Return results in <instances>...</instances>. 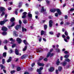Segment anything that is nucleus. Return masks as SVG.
Wrapping results in <instances>:
<instances>
[{"label":"nucleus","instance_id":"obj_28","mask_svg":"<svg viewBox=\"0 0 74 74\" xmlns=\"http://www.w3.org/2000/svg\"><path fill=\"white\" fill-rule=\"evenodd\" d=\"M26 29L24 28V27H22V31L23 32H26Z\"/></svg>","mask_w":74,"mask_h":74},{"label":"nucleus","instance_id":"obj_9","mask_svg":"<svg viewBox=\"0 0 74 74\" xmlns=\"http://www.w3.org/2000/svg\"><path fill=\"white\" fill-rule=\"evenodd\" d=\"M0 11L2 12H3L5 11V8L3 7H0Z\"/></svg>","mask_w":74,"mask_h":74},{"label":"nucleus","instance_id":"obj_63","mask_svg":"<svg viewBox=\"0 0 74 74\" xmlns=\"http://www.w3.org/2000/svg\"><path fill=\"white\" fill-rule=\"evenodd\" d=\"M8 9L9 10H11V8L10 7L8 8Z\"/></svg>","mask_w":74,"mask_h":74},{"label":"nucleus","instance_id":"obj_4","mask_svg":"<svg viewBox=\"0 0 74 74\" xmlns=\"http://www.w3.org/2000/svg\"><path fill=\"white\" fill-rule=\"evenodd\" d=\"M1 30L2 31H4V32L7 30V28L5 27H2Z\"/></svg>","mask_w":74,"mask_h":74},{"label":"nucleus","instance_id":"obj_62","mask_svg":"<svg viewBox=\"0 0 74 74\" xmlns=\"http://www.w3.org/2000/svg\"><path fill=\"white\" fill-rule=\"evenodd\" d=\"M4 48L5 49H7V47H6V46H5Z\"/></svg>","mask_w":74,"mask_h":74},{"label":"nucleus","instance_id":"obj_32","mask_svg":"<svg viewBox=\"0 0 74 74\" xmlns=\"http://www.w3.org/2000/svg\"><path fill=\"white\" fill-rule=\"evenodd\" d=\"M44 34V31L43 30H42L41 31V36L43 35V34Z\"/></svg>","mask_w":74,"mask_h":74},{"label":"nucleus","instance_id":"obj_15","mask_svg":"<svg viewBox=\"0 0 74 74\" xmlns=\"http://www.w3.org/2000/svg\"><path fill=\"white\" fill-rule=\"evenodd\" d=\"M11 59H12V58H11V57H10L9 59L7 60V62H8V63H9V62H10L11 61Z\"/></svg>","mask_w":74,"mask_h":74},{"label":"nucleus","instance_id":"obj_3","mask_svg":"<svg viewBox=\"0 0 74 74\" xmlns=\"http://www.w3.org/2000/svg\"><path fill=\"white\" fill-rule=\"evenodd\" d=\"M53 23L52 21L51 20H50L49 22V26L50 27H51L52 26Z\"/></svg>","mask_w":74,"mask_h":74},{"label":"nucleus","instance_id":"obj_30","mask_svg":"<svg viewBox=\"0 0 74 74\" xmlns=\"http://www.w3.org/2000/svg\"><path fill=\"white\" fill-rule=\"evenodd\" d=\"M21 69L20 67H17V70L18 71H19L20 70H21Z\"/></svg>","mask_w":74,"mask_h":74},{"label":"nucleus","instance_id":"obj_37","mask_svg":"<svg viewBox=\"0 0 74 74\" xmlns=\"http://www.w3.org/2000/svg\"><path fill=\"white\" fill-rule=\"evenodd\" d=\"M15 72V71L13 70V71H11L10 72V73H11V74H14V73Z\"/></svg>","mask_w":74,"mask_h":74},{"label":"nucleus","instance_id":"obj_18","mask_svg":"<svg viewBox=\"0 0 74 74\" xmlns=\"http://www.w3.org/2000/svg\"><path fill=\"white\" fill-rule=\"evenodd\" d=\"M15 53L16 55H19V53H18V50L17 49H16L15 50Z\"/></svg>","mask_w":74,"mask_h":74},{"label":"nucleus","instance_id":"obj_29","mask_svg":"<svg viewBox=\"0 0 74 74\" xmlns=\"http://www.w3.org/2000/svg\"><path fill=\"white\" fill-rule=\"evenodd\" d=\"M18 10V9H16L15 11V14L16 15H18V12H17Z\"/></svg>","mask_w":74,"mask_h":74},{"label":"nucleus","instance_id":"obj_26","mask_svg":"<svg viewBox=\"0 0 74 74\" xmlns=\"http://www.w3.org/2000/svg\"><path fill=\"white\" fill-rule=\"evenodd\" d=\"M6 53H4L3 54V56L4 58H5L6 57Z\"/></svg>","mask_w":74,"mask_h":74},{"label":"nucleus","instance_id":"obj_25","mask_svg":"<svg viewBox=\"0 0 74 74\" xmlns=\"http://www.w3.org/2000/svg\"><path fill=\"white\" fill-rule=\"evenodd\" d=\"M27 49V46H26L25 47L24 49H23V51H26V49Z\"/></svg>","mask_w":74,"mask_h":74},{"label":"nucleus","instance_id":"obj_36","mask_svg":"<svg viewBox=\"0 0 74 74\" xmlns=\"http://www.w3.org/2000/svg\"><path fill=\"white\" fill-rule=\"evenodd\" d=\"M24 23H27V21L26 20H24L23 21Z\"/></svg>","mask_w":74,"mask_h":74},{"label":"nucleus","instance_id":"obj_39","mask_svg":"<svg viewBox=\"0 0 74 74\" xmlns=\"http://www.w3.org/2000/svg\"><path fill=\"white\" fill-rule=\"evenodd\" d=\"M41 40H42V38L41 37H40L38 39V40H39V41L40 42H41Z\"/></svg>","mask_w":74,"mask_h":74},{"label":"nucleus","instance_id":"obj_40","mask_svg":"<svg viewBox=\"0 0 74 74\" xmlns=\"http://www.w3.org/2000/svg\"><path fill=\"white\" fill-rule=\"evenodd\" d=\"M15 46H16V44H13L12 46V48H14V47H15Z\"/></svg>","mask_w":74,"mask_h":74},{"label":"nucleus","instance_id":"obj_1","mask_svg":"<svg viewBox=\"0 0 74 74\" xmlns=\"http://www.w3.org/2000/svg\"><path fill=\"white\" fill-rule=\"evenodd\" d=\"M54 54L53 53H47V58H48L49 56L50 57H52V56H53Z\"/></svg>","mask_w":74,"mask_h":74},{"label":"nucleus","instance_id":"obj_47","mask_svg":"<svg viewBox=\"0 0 74 74\" xmlns=\"http://www.w3.org/2000/svg\"><path fill=\"white\" fill-rule=\"evenodd\" d=\"M60 33H58V34H57V37H59V36H60Z\"/></svg>","mask_w":74,"mask_h":74},{"label":"nucleus","instance_id":"obj_22","mask_svg":"<svg viewBox=\"0 0 74 74\" xmlns=\"http://www.w3.org/2000/svg\"><path fill=\"white\" fill-rule=\"evenodd\" d=\"M0 67H1V69H4L5 67V66H4L3 65H0Z\"/></svg>","mask_w":74,"mask_h":74},{"label":"nucleus","instance_id":"obj_44","mask_svg":"<svg viewBox=\"0 0 74 74\" xmlns=\"http://www.w3.org/2000/svg\"><path fill=\"white\" fill-rule=\"evenodd\" d=\"M5 14V13H4V12H3L1 14V16H3V15H4Z\"/></svg>","mask_w":74,"mask_h":74},{"label":"nucleus","instance_id":"obj_61","mask_svg":"<svg viewBox=\"0 0 74 74\" xmlns=\"http://www.w3.org/2000/svg\"><path fill=\"white\" fill-rule=\"evenodd\" d=\"M66 36H65V35H62V37L63 38H66Z\"/></svg>","mask_w":74,"mask_h":74},{"label":"nucleus","instance_id":"obj_52","mask_svg":"<svg viewBox=\"0 0 74 74\" xmlns=\"http://www.w3.org/2000/svg\"><path fill=\"white\" fill-rule=\"evenodd\" d=\"M8 42V41L7 40H4V43H7V42Z\"/></svg>","mask_w":74,"mask_h":74},{"label":"nucleus","instance_id":"obj_51","mask_svg":"<svg viewBox=\"0 0 74 74\" xmlns=\"http://www.w3.org/2000/svg\"><path fill=\"white\" fill-rule=\"evenodd\" d=\"M19 24H20V25H21V24H22V21H21V20H19Z\"/></svg>","mask_w":74,"mask_h":74},{"label":"nucleus","instance_id":"obj_59","mask_svg":"<svg viewBox=\"0 0 74 74\" xmlns=\"http://www.w3.org/2000/svg\"><path fill=\"white\" fill-rule=\"evenodd\" d=\"M43 40L44 41L46 42V41H47V40H46V39H45V38H43Z\"/></svg>","mask_w":74,"mask_h":74},{"label":"nucleus","instance_id":"obj_43","mask_svg":"<svg viewBox=\"0 0 74 74\" xmlns=\"http://www.w3.org/2000/svg\"><path fill=\"white\" fill-rule=\"evenodd\" d=\"M22 3H19V5L18 6V7H21L22 6Z\"/></svg>","mask_w":74,"mask_h":74},{"label":"nucleus","instance_id":"obj_16","mask_svg":"<svg viewBox=\"0 0 74 74\" xmlns=\"http://www.w3.org/2000/svg\"><path fill=\"white\" fill-rule=\"evenodd\" d=\"M28 15L29 17H30V18H32V14H30V12H28Z\"/></svg>","mask_w":74,"mask_h":74},{"label":"nucleus","instance_id":"obj_6","mask_svg":"<svg viewBox=\"0 0 74 74\" xmlns=\"http://www.w3.org/2000/svg\"><path fill=\"white\" fill-rule=\"evenodd\" d=\"M8 40L9 41H12L11 42V44H14V42H15V40H13V38H9Z\"/></svg>","mask_w":74,"mask_h":74},{"label":"nucleus","instance_id":"obj_31","mask_svg":"<svg viewBox=\"0 0 74 74\" xmlns=\"http://www.w3.org/2000/svg\"><path fill=\"white\" fill-rule=\"evenodd\" d=\"M59 59L58 60L56 61V64L57 65H59V64L60 63V62L59 61Z\"/></svg>","mask_w":74,"mask_h":74},{"label":"nucleus","instance_id":"obj_34","mask_svg":"<svg viewBox=\"0 0 74 74\" xmlns=\"http://www.w3.org/2000/svg\"><path fill=\"white\" fill-rule=\"evenodd\" d=\"M14 35L15 36H18V34H16V32H14Z\"/></svg>","mask_w":74,"mask_h":74},{"label":"nucleus","instance_id":"obj_42","mask_svg":"<svg viewBox=\"0 0 74 74\" xmlns=\"http://www.w3.org/2000/svg\"><path fill=\"white\" fill-rule=\"evenodd\" d=\"M45 29H47V25H45L44 27Z\"/></svg>","mask_w":74,"mask_h":74},{"label":"nucleus","instance_id":"obj_17","mask_svg":"<svg viewBox=\"0 0 74 74\" xmlns=\"http://www.w3.org/2000/svg\"><path fill=\"white\" fill-rule=\"evenodd\" d=\"M14 25L15 23H13L11 26H8V28H9V29H10V28H11V27H13V26H14Z\"/></svg>","mask_w":74,"mask_h":74},{"label":"nucleus","instance_id":"obj_33","mask_svg":"<svg viewBox=\"0 0 74 74\" xmlns=\"http://www.w3.org/2000/svg\"><path fill=\"white\" fill-rule=\"evenodd\" d=\"M42 49H38V52H41V51H42Z\"/></svg>","mask_w":74,"mask_h":74},{"label":"nucleus","instance_id":"obj_53","mask_svg":"<svg viewBox=\"0 0 74 74\" xmlns=\"http://www.w3.org/2000/svg\"><path fill=\"white\" fill-rule=\"evenodd\" d=\"M49 33L50 34H53V32H49Z\"/></svg>","mask_w":74,"mask_h":74},{"label":"nucleus","instance_id":"obj_38","mask_svg":"<svg viewBox=\"0 0 74 74\" xmlns=\"http://www.w3.org/2000/svg\"><path fill=\"white\" fill-rule=\"evenodd\" d=\"M65 34L66 36H68V32H67V31H65Z\"/></svg>","mask_w":74,"mask_h":74},{"label":"nucleus","instance_id":"obj_23","mask_svg":"<svg viewBox=\"0 0 74 74\" xmlns=\"http://www.w3.org/2000/svg\"><path fill=\"white\" fill-rule=\"evenodd\" d=\"M65 61H66V62H69L70 61V60L69 58H67L65 59Z\"/></svg>","mask_w":74,"mask_h":74},{"label":"nucleus","instance_id":"obj_5","mask_svg":"<svg viewBox=\"0 0 74 74\" xmlns=\"http://www.w3.org/2000/svg\"><path fill=\"white\" fill-rule=\"evenodd\" d=\"M16 40L17 41H18V44H21V42H22V40H21V38H17Z\"/></svg>","mask_w":74,"mask_h":74},{"label":"nucleus","instance_id":"obj_50","mask_svg":"<svg viewBox=\"0 0 74 74\" xmlns=\"http://www.w3.org/2000/svg\"><path fill=\"white\" fill-rule=\"evenodd\" d=\"M74 11V9H71L69 11Z\"/></svg>","mask_w":74,"mask_h":74},{"label":"nucleus","instance_id":"obj_19","mask_svg":"<svg viewBox=\"0 0 74 74\" xmlns=\"http://www.w3.org/2000/svg\"><path fill=\"white\" fill-rule=\"evenodd\" d=\"M25 45H27L28 44V43L26 41V40H24L23 41Z\"/></svg>","mask_w":74,"mask_h":74},{"label":"nucleus","instance_id":"obj_54","mask_svg":"<svg viewBox=\"0 0 74 74\" xmlns=\"http://www.w3.org/2000/svg\"><path fill=\"white\" fill-rule=\"evenodd\" d=\"M46 2L47 3V4H49V1L48 0H47L46 1Z\"/></svg>","mask_w":74,"mask_h":74},{"label":"nucleus","instance_id":"obj_7","mask_svg":"<svg viewBox=\"0 0 74 74\" xmlns=\"http://www.w3.org/2000/svg\"><path fill=\"white\" fill-rule=\"evenodd\" d=\"M54 70V68L53 67H50V69H49V70L50 72H52V71H53Z\"/></svg>","mask_w":74,"mask_h":74},{"label":"nucleus","instance_id":"obj_10","mask_svg":"<svg viewBox=\"0 0 74 74\" xmlns=\"http://www.w3.org/2000/svg\"><path fill=\"white\" fill-rule=\"evenodd\" d=\"M21 27V25H17L15 27V29L16 30H18Z\"/></svg>","mask_w":74,"mask_h":74},{"label":"nucleus","instance_id":"obj_45","mask_svg":"<svg viewBox=\"0 0 74 74\" xmlns=\"http://www.w3.org/2000/svg\"><path fill=\"white\" fill-rule=\"evenodd\" d=\"M25 56H23L21 57L22 59H25Z\"/></svg>","mask_w":74,"mask_h":74},{"label":"nucleus","instance_id":"obj_48","mask_svg":"<svg viewBox=\"0 0 74 74\" xmlns=\"http://www.w3.org/2000/svg\"><path fill=\"white\" fill-rule=\"evenodd\" d=\"M56 50H57V52H60V49H56Z\"/></svg>","mask_w":74,"mask_h":74},{"label":"nucleus","instance_id":"obj_46","mask_svg":"<svg viewBox=\"0 0 74 74\" xmlns=\"http://www.w3.org/2000/svg\"><path fill=\"white\" fill-rule=\"evenodd\" d=\"M8 20L7 19H4L3 20V21L5 23V22H7Z\"/></svg>","mask_w":74,"mask_h":74},{"label":"nucleus","instance_id":"obj_58","mask_svg":"<svg viewBox=\"0 0 74 74\" xmlns=\"http://www.w3.org/2000/svg\"><path fill=\"white\" fill-rule=\"evenodd\" d=\"M47 60L48 59H47V58H45L44 59V61H47Z\"/></svg>","mask_w":74,"mask_h":74},{"label":"nucleus","instance_id":"obj_57","mask_svg":"<svg viewBox=\"0 0 74 74\" xmlns=\"http://www.w3.org/2000/svg\"><path fill=\"white\" fill-rule=\"evenodd\" d=\"M58 16V13H56L55 14V16Z\"/></svg>","mask_w":74,"mask_h":74},{"label":"nucleus","instance_id":"obj_11","mask_svg":"<svg viewBox=\"0 0 74 74\" xmlns=\"http://www.w3.org/2000/svg\"><path fill=\"white\" fill-rule=\"evenodd\" d=\"M38 66H44V64L43 63H40V62H38Z\"/></svg>","mask_w":74,"mask_h":74},{"label":"nucleus","instance_id":"obj_64","mask_svg":"<svg viewBox=\"0 0 74 74\" xmlns=\"http://www.w3.org/2000/svg\"><path fill=\"white\" fill-rule=\"evenodd\" d=\"M24 74H29V73L28 72H25V73Z\"/></svg>","mask_w":74,"mask_h":74},{"label":"nucleus","instance_id":"obj_35","mask_svg":"<svg viewBox=\"0 0 74 74\" xmlns=\"http://www.w3.org/2000/svg\"><path fill=\"white\" fill-rule=\"evenodd\" d=\"M62 67H61L60 66L59 67V68H58L59 71H61L62 70Z\"/></svg>","mask_w":74,"mask_h":74},{"label":"nucleus","instance_id":"obj_49","mask_svg":"<svg viewBox=\"0 0 74 74\" xmlns=\"http://www.w3.org/2000/svg\"><path fill=\"white\" fill-rule=\"evenodd\" d=\"M42 58L40 57L39 58V60L38 61V62H40V60H42Z\"/></svg>","mask_w":74,"mask_h":74},{"label":"nucleus","instance_id":"obj_24","mask_svg":"<svg viewBox=\"0 0 74 74\" xmlns=\"http://www.w3.org/2000/svg\"><path fill=\"white\" fill-rule=\"evenodd\" d=\"M7 33L6 32H2V35H3V36H5V35H6L7 34Z\"/></svg>","mask_w":74,"mask_h":74},{"label":"nucleus","instance_id":"obj_13","mask_svg":"<svg viewBox=\"0 0 74 74\" xmlns=\"http://www.w3.org/2000/svg\"><path fill=\"white\" fill-rule=\"evenodd\" d=\"M50 12H54L56 11V9H51L50 10Z\"/></svg>","mask_w":74,"mask_h":74},{"label":"nucleus","instance_id":"obj_55","mask_svg":"<svg viewBox=\"0 0 74 74\" xmlns=\"http://www.w3.org/2000/svg\"><path fill=\"white\" fill-rule=\"evenodd\" d=\"M64 53H65L66 54H67L68 53V51H65L64 52Z\"/></svg>","mask_w":74,"mask_h":74},{"label":"nucleus","instance_id":"obj_2","mask_svg":"<svg viewBox=\"0 0 74 74\" xmlns=\"http://www.w3.org/2000/svg\"><path fill=\"white\" fill-rule=\"evenodd\" d=\"M27 12H24L23 14V16H22V18H26V14Z\"/></svg>","mask_w":74,"mask_h":74},{"label":"nucleus","instance_id":"obj_20","mask_svg":"<svg viewBox=\"0 0 74 74\" xmlns=\"http://www.w3.org/2000/svg\"><path fill=\"white\" fill-rule=\"evenodd\" d=\"M14 21H15V18L14 17L12 18L10 20V21L12 22H13Z\"/></svg>","mask_w":74,"mask_h":74},{"label":"nucleus","instance_id":"obj_12","mask_svg":"<svg viewBox=\"0 0 74 74\" xmlns=\"http://www.w3.org/2000/svg\"><path fill=\"white\" fill-rule=\"evenodd\" d=\"M57 11L58 14V15H61V12L60 10L59 9H57Z\"/></svg>","mask_w":74,"mask_h":74},{"label":"nucleus","instance_id":"obj_21","mask_svg":"<svg viewBox=\"0 0 74 74\" xmlns=\"http://www.w3.org/2000/svg\"><path fill=\"white\" fill-rule=\"evenodd\" d=\"M5 23L4 21H2L0 22V24L1 25H4V24Z\"/></svg>","mask_w":74,"mask_h":74},{"label":"nucleus","instance_id":"obj_41","mask_svg":"<svg viewBox=\"0 0 74 74\" xmlns=\"http://www.w3.org/2000/svg\"><path fill=\"white\" fill-rule=\"evenodd\" d=\"M5 63V60L4 59H2V64H4Z\"/></svg>","mask_w":74,"mask_h":74},{"label":"nucleus","instance_id":"obj_56","mask_svg":"<svg viewBox=\"0 0 74 74\" xmlns=\"http://www.w3.org/2000/svg\"><path fill=\"white\" fill-rule=\"evenodd\" d=\"M25 5H26V7H29V4H28V3H26V4H25Z\"/></svg>","mask_w":74,"mask_h":74},{"label":"nucleus","instance_id":"obj_14","mask_svg":"<svg viewBox=\"0 0 74 74\" xmlns=\"http://www.w3.org/2000/svg\"><path fill=\"white\" fill-rule=\"evenodd\" d=\"M62 64L63 66H65L66 64H67V62L66 61H64L63 62V63Z\"/></svg>","mask_w":74,"mask_h":74},{"label":"nucleus","instance_id":"obj_8","mask_svg":"<svg viewBox=\"0 0 74 74\" xmlns=\"http://www.w3.org/2000/svg\"><path fill=\"white\" fill-rule=\"evenodd\" d=\"M45 11H46V10L44 9V7H42L41 11V12H42V13H43L44 14V12H45Z\"/></svg>","mask_w":74,"mask_h":74},{"label":"nucleus","instance_id":"obj_27","mask_svg":"<svg viewBox=\"0 0 74 74\" xmlns=\"http://www.w3.org/2000/svg\"><path fill=\"white\" fill-rule=\"evenodd\" d=\"M69 57V55H66L64 56V58H68Z\"/></svg>","mask_w":74,"mask_h":74},{"label":"nucleus","instance_id":"obj_60","mask_svg":"<svg viewBox=\"0 0 74 74\" xmlns=\"http://www.w3.org/2000/svg\"><path fill=\"white\" fill-rule=\"evenodd\" d=\"M35 64H34V63H33V64H32V67H33V66H34V65Z\"/></svg>","mask_w":74,"mask_h":74}]
</instances>
